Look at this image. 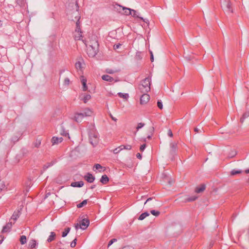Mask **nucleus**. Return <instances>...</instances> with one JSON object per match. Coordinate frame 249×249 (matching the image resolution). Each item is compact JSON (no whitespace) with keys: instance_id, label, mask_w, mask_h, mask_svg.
<instances>
[{"instance_id":"obj_1","label":"nucleus","mask_w":249,"mask_h":249,"mask_svg":"<svg viewBox=\"0 0 249 249\" xmlns=\"http://www.w3.org/2000/svg\"><path fill=\"white\" fill-rule=\"evenodd\" d=\"M221 6L225 14L228 15L234 14L230 0H221Z\"/></svg>"},{"instance_id":"obj_2","label":"nucleus","mask_w":249,"mask_h":249,"mask_svg":"<svg viewBox=\"0 0 249 249\" xmlns=\"http://www.w3.org/2000/svg\"><path fill=\"white\" fill-rule=\"evenodd\" d=\"M139 89L142 93H146L150 91V79L149 77L145 78L141 82Z\"/></svg>"},{"instance_id":"obj_3","label":"nucleus","mask_w":249,"mask_h":249,"mask_svg":"<svg viewBox=\"0 0 249 249\" xmlns=\"http://www.w3.org/2000/svg\"><path fill=\"white\" fill-rule=\"evenodd\" d=\"M89 139L90 143L95 146L99 142L98 134L95 130H92L89 133Z\"/></svg>"},{"instance_id":"obj_4","label":"nucleus","mask_w":249,"mask_h":249,"mask_svg":"<svg viewBox=\"0 0 249 249\" xmlns=\"http://www.w3.org/2000/svg\"><path fill=\"white\" fill-rule=\"evenodd\" d=\"M75 20H76V29L75 32L78 33L77 35H75V39L76 40H81V37H82V31L80 28V24H81V17H75Z\"/></svg>"},{"instance_id":"obj_5","label":"nucleus","mask_w":249,"mask_h":249,"mask_svg":"<svg viewBox=\"0 0 249 249\" xmlns=\"http://www.w3.org/2000/svg\"><path fill=\"white\" fill-rule=\"evenodd\" d=\"M98 45L97 41L89 45L88 48V53L89 56L93 57L96 54Z\"/></svg>"},{"instance_id":"obj_6","label":"nucleus","mask_w":249,"mask_h":249,"mask_svg":"<svg viewBox=\"0 0 249 249\" xmlns=\"http://www.w3.org/2000/svg\"><path fill=\"white\" fill-rule=\"evenodd\" d=\"M178 147V144L176 142H172L170 143L169 155L172 160H173L175 156L177 154Z\"/></svg>"},{"instance_id":"obj_7","label":"nucleus","mask_w":249,"mask_h":249,"mask_svg":"<svg viewBox=\"0 0 249 249\" xmlns=\"http://www.w3.org/2000/svg\"><path fill=\"white\" fill-rule=\"evenodd\" d=\"M78 5L76 0H70L68 5V10L70 11H77Z\"/></svg>"},{"instance_id":"obj_8","label":"nucleus","mask_w":249,"mask_h":249,"mask_svg":"<svg viewBox=\"0 0 249 249\" xmlns=\"http://www.w3.org/2000/svg\"><path fill=\"white\" fill-rule=\"evenodd\" d=\"M120 8H122V10L124 11V14L125 16H137V12L134 10H132L130 8H125L119 5Z\"/></svg>"},{"instance_id":"obj_9","label":"nucleus","mask_w":249,"mask_h":249,"mask_svg":"<svg viewBox=\"0 0 249 249\" xmlns=\"http://www.w3.org/2000/svg\"><path fill=\"white\" fill-rule=\"evenodd\" d=\"M13 224L12 222L7 223L6 225L3 227L1 232L4 233L10 232Z\"/></svg>"},{"instance_id":"obj_10","label":"nucleus","mask_w":249,"mask_h":249,"mask_svg":"<svg viewBox=\"0 0 249 249\" xmlns=\"http://www.w3.org/2000/svg\"><path fill=\"white\" fill-rule=\"evenodd\" d=\"M150 99V96L146 93H144L140 98V103L142 105L146 104Z\"/></svg>"},{"instance_id":"obj_11","label":"nucleus","mask_w":249,"mask_h":249,"mask_svg":"<svg viewBox=\"0 0 249 249\" xmlns=\"http://www.w3.org/2000/svg\"><path fill=\"white\" fill-rule=\"evenodd\" d=\"M84 113H76L75 114L74 119V120L77 123H80L82 122L83 118L84 117Z\"/></svg>"},{"instance_id":"obj_12","label":"nucleus","mask_w":249,"mask_h":249,"mask_svg":"<svg viewBox=\"0 0 249 249\" xmlns=\"http://www.w3.org/2000/svg\"><path fill=\"white\" fill-rule=\"evenodd\" d=\"M84 178L89 183H92L95 180V177L89 173H88L86 175H85Z\"/></svg>"},{"instance_id":"obj_13","label":"nucleus","mask_w":249,"mask_h":249,"mask_svg":"<svg viewBox=\"0 0 249 249\" xmlns=\"http://www.w3.org/2000/svg\"><path fill=\"white\" fill-rule=\"evenodd\" d=\"M80 223L81 226L82 227V229L85 230L89 224V220L87 218H84L80 222Z\"/></svg>"},{"instance_id":"obj_14","label":"nucleus","mask_w":249,"mask_h":249,"mask_svg":"<svg viewBox=\"0 0 249 249\" xmlns=\"http://www.w3.org/2000/svg\"><path fill=\"white\" fill-rule=\"evenodd\" d=\"M59 132V133L61 135L64 136H68L69 138H70L69 133L68 132V131L67 130H65V129L64 128L63 126H61L60 127Z\"/></svg>"},{"instance_id":"obj_15","label":"nucleus","mask_w":249,"mask_h":249,"mask_svg":"<svg viewBox=\"0 0 249 249\" xmlns=\"http://www.w3.org/2000/svg\"><path fill=\"white\" fill-rule=\"evenodd\" d=\"M84 182L82 181L73 182L71 183V186L73 187H81L84 185Z\"/></svg>"},{"instance_id":"obj_16","label":"nucleus","mask_w":249,"mask_h":249,"mask_svg":"<svg viewBox=\"0 0 249 249\" xmlns=\"http://www.w3.org/2000/svg\"><path fill=\"white\" fill-rule=\"evenodd\" d=\"M63 138L62 137H53L52 139L53 144H58L59 142H62Z\"/></svg>"},{"instance_id":"obj_17","label":"nucleus","mask_w":249,"mask_h":249,"mask_svg":"<svg viewBox=\"0 0 249 249\" xmlns=\"http://www.w3.org/2000/svg\"><path fill=\"white\" fill-rule=\"evenodd\" d=\"M20 213V211L19 210H18L17 211H15L11 216V219H13L14 221H16L18 218L19 217Z\"/></svg>"},{"instance_id":"obj_18","label":"nucleus","mask_w":249,"mask_h":249,"mask_svg":"<svg viewBox=\"0 0 249 249\" xmlns=\"http://www.w3.org/2000/svg\"><path fill=\"white\" fill-rule=\"evenodd\" d=\"M55 162L52 161L51 162L47 163L45 165L43 166V170L41 171V174H42L49 167L53 166Z\"/></svg>"},{"instance_id":"obj_19","label":"nucleus","mask_w":249,"mask_h":249,"mask_svg":"<svg viewBox=\"0 0 249 249\" xmlns=\"http://www.w3.org/2000/svg\"><path fill=\"white\" fill-rule=\"evenodd\" d=\"M109 181V178L106 175L102 176L100 179V182L103 184H106Z\"/></svg>"},{"instance_id":"obj_20","label":"nucleus","mask_w":249,"mask_h":249,"mask_svg":"<svg viewBox=\"0 0 249 249\" xmlns=\"http://www.w3.org/2000/svg\"><path fill=\"white\" fill-rule=\"evenodd\" d=\"M206 188V186L205 184H201L200 186L196 187L195 189V192L197 193H200L204 191V190Z\"/></svg>"},{"instance_id":"obj_21","label":"nucleus","mask_w":249,"mask_h":249,"mask_svg":"<svg viewBox=\"0 0 249 249\" xmlns=\"http://www.w3.org/2000/svg\"><path fill=\"white\" fill-rule=\"evenodd\" d=\"M82 79H81V83L83 85V90L86 91L88 89V87L87 86V80L84 78L83 76H82Z\"/></svg>"},{"instance_id":"obj_22","label":"nucleus","mask_w":249,"mask_h":249,"mask_svg":"<svg viewBox=\"0 0 249 249\" xmlns=\"http://www.w3.org/2000/svg\"><path fill=\"white\" fill-rule=\"evenodd\" d=\"M102 78L103 80L107 81L112 82L114 80L113 77H111L108 75H103L102 76Z\"/></svg>"},{"instance_id":"obj_23","label":"nucleus","mask_w":249,"mask_h":249,"mask_svg":"<svg viewBox=\"0 0 249 249\" xmlns=\"http://www.w3.org/2000/svg\"><path fill=\"white\" fill-rule=\"evenodd\" d=\"M55 236H56V234L54 232H53V231L51 232L50 235L49 236V237L47 239V242H51L52 241H53V240H54Z\"/></svg>"},{"instance_id":"obj_24","label":"nucleus","mask_w":249,"mask_h":249,"mask_svg":"<svg viewBox=\"0 0 249 249\" xmlns=\"http://www.w3.org/2000/svg\"><path fill=\"white\" fill-rule=\"evenodd\" d=\"M36 241L35 239H32L29 243V247L31 249H34L36 248Z\"/></svg>"},{"instance_id":"obj_25","label":"nucleus","mask_w":249,"mask_h":249,"mask_svg":"<svg viewBox=\"0 0 249 249\" xmlns=\"http://www.w3.org/2000/svg\"><path fill=\"white\" fill-rule=\"evenodd\" d=\"M248 117H249V111H247L246 112H245L242 117L240 118V122L241 123H243V122H244V120L246 118H248Z\"/></svg>"},{"instance_id":"obj_26","label":"nucleus","mask_w":249,"mask_h":249,"mask_svg":"<svg viewBox=\"0 0 249 249\" xmlns=\"http://www.w3.org/2000/svg\"><path fill=\"white\" fill-rule=\"evenodd\" d=\"M83 113H84V116H90L92 114V111L87 108L85 109Z\"/></svg>"},{"instance_id":"obj_27","label":"nucleus","mask_w":249,"mask_h":249,"mask_svg":"<svg viewBox=\"0 0 249 249\" xmlns=\"http://www.w3.org/2000/svg\"><path fill=\"white\" fill-rule=\"evenodd\" d=\"M149 215V213L146 212H144L142 213L139 217L138 218V219L140 220H142L143 219H144L146 216H148Z\"/></svg>"},{"instance_id":"obj_28","label":"nucleus","mask_w":249,"mask_h":249,"mask_svg":"<svg viewBox=\"0 0 249 249\" xmlns=\"http://www.w3.org/2000/svg\"><path fill=\"white\" fill-rule=\"evenodd\" d=\"M119 96L121 98H123L125 99H127L129 97V95L128 93H123L122 92H119L118 93Z\"/></svg>"},{"instance_id":"obj_29","label":"nucleus","mask_w":249,"mask_h":249,"mask_svg":"<svg viewBox=\"0 0 249 249\" xmlns=\"http://www.w3.org/2000/svg\"><path fill=\"white\" fill-rule=\"evenodd\" d=\"M242 173V171L241 170H236L235 169H233L231 172V176H234L237 174H241Z\"/></svg>"},{"instance_id":"obj_30","label":"nucleus","mask_w":249,"mask_h":249,"mask_svg":"<svg viewBox=\"0 0 249 249\" xmlns=\"http://www.w3.org/2000/svg\"><path fill=\"white\" fill-rule=\"evenodd\" d=\"M27 242L26 237L25 235H22L20 238V242L21 245L25 244Z\"/></svg>"},{"instance_id":"obj_31","label":"nucleus","mask_w":249,"mask_h":249,"mask_svg":"<svg viewBox=\"0 0 249 249\" xmlns=\"http://www.w3.org/2000/svg\"><path fill=\"white\" fill-rule=\"evenodd\" d=\"M70 230L71 228L69 227L66 228L65 229V231L62 232V236L63 237H66L68 235V233L70 232Z\"/></svg>"},{"instance_id":"obj_32","label":"nucleus","mask_w":249,"mask_h":249,"mask_svg":"<svg viewBox=\"0 0 249 249\" xmlns=\"http://www.w3.org/2000/svg\"><path fill=\"white\" fill-rule=\"evenodd\" d=\"M41 143V140L40 139H37L36 141L34 142V145L36 147H39Z\"/></svg>"},{"instance_id":"obj_33","label":"nucleus","mask_w":249,"mask_h":249,"mask_svg":"<svg viewBox=\"0 0 249 249\" xmlns=\"http://www.w3.org/2000/svg\"><path fill=\"white\" fill-rule=\"evenodd\" d=\"M87 204V200L85 199L83 200L82 202L77 205V207L78 208H80L83 207L84 206Z\"/></svg>"},{"instance_id":"obj_34","label":"nucleus","mask_w":249,"mask_h":249,"mask_svg":"<svg viewBox=\"0 0 249 249\" xmlns=\"http://www.w3.org/2000/svg\"><path fill=\"white\" fill-rule=\"evenodd\" d=\"M236 154H237L236 151H235L234 150H232L229 153V154L228 155V157L230 158H233L234 157H235L236 156Z\"/></svg>"},{"instance_id":"obj_35","label":"nucleus","mask_w":249,"mask_h":249,"mask_svg":"<svg viewBox=\"0 0 249 249\" xmlns=\"http://www.w3.org/2000/svg\"><path fill=\"white\" fill-rule=\"evenodd\" d=\"M91 98V96L89 94L86 95L83 98V101L85 103H86Z\"/></svg>"},{"instance_id":"obj_36","label":"nucleus","mask_w":249,"mask_h":249,"mask_svg":"<svg viewBox=\"0 0 249 249\" xmlns=\"http://www.w3.org/2000/svg\"><path fill=\"white\" fill-rule=\"evenodd\" d=\"M150 213L156 216L159 215V214H160V212L159 211H157L155 210H151L150 211Z\"/></svg>"},{"instance_id":"obj_37","label":"nucleus","mask_w":249,"mask_h":249,"mask_svg":"<svg viewBox=\"0 0 249 249\" xmlns=\"http://www.w3.org/2000/svg\"><path fill=\"white\" fill-rule=\"evenodd\" d=\"M77 238H75L71 243L70 246L71 248H73L75 247L76 245Z\"/></svg>"},{"instance_id":"obj_38","label":"nucleus","mask_w":249,"mask_h":249,"mask_svg":"<svg viewBox=\"0 0 249 249\" xmlns=\"http://www.w3.org/2000/svg\"><path fill=\"white\" fill-rule=\"evenodd\" d=\"M75 68L76 69H81L82 68V64L80 61H78L75 63Z\"/></svg>"},{"instance_id":"obj_39","label":"nucleus","mask_w":249,"mask_h":249,"mask_svg":"<svg viewBox=\"0 0 249 249\" xmlns=\"http://www.w3.org/2000/svg\"><path fill=\"white\" fill-rule=\"evenodd\" d=\"M157 106L160 109H162L163 108L162 103L161 100L158 101Z\"/></svg>"},{"instance_id":"obj_40","label":"nucleus","mask_w":249,"mask_h":249,"mask_svg":"<svg viewBox=\"0 0 249 249\" xmlns=\"http://www.w3.org/2000/svg\"><path fill=\"white\" fill-rule=\"evenodd\" d=\"M144 125H145V124L144 123H139L136 127L137 131H138L140 128L143 127L144 126Z\"/></svg>"},{"instance_id":"obj_41","label":"nucleus","mask_w":249,"mask_h":249,"mask_svg":"<svg viewBox=\"0 0 249 249\" xmlns=\"http://www.w3.org/2000/svg\"><path fill=\"white\" fill-rule=\"evenodd\" d=\"M5 188V185L3 181H0V191H1Z\"/></svg>"},{"instance_id":"obj_42","label":"nucleus","mask_w":249,"mask_h":249,"mask_svg":"<svg viewBox=\"0 0 249 249\" xmlns=\"http://www.w3.org/2000/svg\"><path fill=\"white\" fill-rule=\"evenodd\" d=\"M196 198H197V196H192V197L187 198L186 199V201H188V202L193 201H195Z\"/></svg>"},{"instance_id":"obj_43","label":"nucleus","mask_w":249,"mask_h":249,"mask_svg":"<svg viewBox=\"0 0 249 249\" xmlns=\"http://www.w3.org/2000/svg\"><path fill=\"white\" fill-rule=\"evenodd\" d=\"M19 138L18 136H14L11 138V141L14 143L17 142Z\"/></svg>"},{"instance_id":"obj_44","label":"nucleus","mask_w":249,"mask_h":249,"mask_svg":"<svg viewBox=\"0 0 249 249\" xmlns=\"http://www.w3.org/2000/svg\"><path fill=\"white\" fill-rule=\"evenodd\" d=\"M139 20H142L144 22L148 23V20L146 18H143L142 17H136Z\"/></svg>"},{"instance_id":"obj_45","label":"nucleus","mask_w":249,"mask_h":249,"mask_svg":"<svg viewBox=\"0 0 249 249\" xmlns=\"http://www.w3.org/2000/svg\"><path fill=\"white\" fill-rule=\"evenodd\" d=\"M74 227L76 230H77L79 228L82 229V227L81 226V224L80 223L75 224Z\"/></svg>"},{"instance_id":"obj_46","label":"nucleus","mask_w":249,"mask_h":249,"mask_svg":"<svg viewBox=\"0 0 249 249\" xmlns=\"http://www.w3.org/2000/svg\"><path fill=\"white\" fill-rule=\"evenodd\" d=\"M70 81L69 78H66L64 81V84L66 85H69L70 84Z\"/></svg>"},{"instance_id":"obj_47","label":"nucleus","mask_w":249,"mask_h":249,"mask_svg":"<svg viewBox=\"0 0 249 249\" xmlns=\"http://www.w3.org/2000/svg\"><path fill=\"white\" fill-rule=\"evenodd\" d=\"M95 168L96 169L98 170L99 169L102 168V166L100 164H95L93 167V168Z\"/></svg>"},{"instance_id":"obj_48","label":"nucleus","mask_w":249,"mask_h":249,"mask_svg":"<svg viewBox=\"0 0 249 249\" xmlns=\"http://www.w3.org/2000/svg\"><path fill=\"white\" fill-rule=\"evenodd\" d=\"M117 241V239L115 238L112 239L110 240L108 243V247L111 246L114 242Z\"/></svg>"},{"instance_id":"obj_49","label":"nucleus","mask_w":249,"mask_h":249,"mask_svg":"<svg viewBox=\"0 0 249 249\" xmlns=\"http://www.w3.org/2000/svg\"><path fill=\"white\" fill-rule=\"evenodd\" d=\"M146 144H142L141 146H140V150L141 151H143L145 147H146Z\"/></svg>"},{"instance_id":"obj_50","label":"nucleus","mask_w":249,"mask_h":249,"mask_svg":"<svg viewBox=\"0 0 249 249\" xmlns=\"http://www.w3.org/2000/svg\"><path fill=\"white\" fill-rule=\"evenodd\" d=\"M123 148L126 150H130L131 149V146L130 145H126L123 146Z\"/></svg>"},{"instance_id":"obj_51","label":"nucleus","mask_w":249,"mask_h":249,"mask_svg":"<svg viewBox=\"0 0 249 249\" xmlns=\"http://www.w3.org/2000/svg\"><path fill=\"white\" fill-rule=\"evenodd\" d=\"M167 134L170 137H172L173 136V133H172V130L171 129H169L168 130Z\"/></svg>"},{"instance_id":"obj_52","label":"nucleus","mask_w":249,"mask_h":249,"mask_svg":"<svg viewBox=\"0 0 249 249\" xmlns=\"http://www.w3.org/2000/svg\"><path fill=\"white\" fill-rule=\"evenodd\" d=\"M121 46V44H120V43H118L117 44H115L113 46L114 49V50H116L117 49H119Z\"/></svg>"},{"instance_id":"obj_53","label":"nucleus","mask_w":249,"mask_h":249,"mask_svg":"<svg viewBox=\"0 0 249 249\" xmlns=\"http://www.w3.org/2000/svg\"><path fill=\"white\" fill-rule=\"evenodd\" d=\"M150 60L151 62H153L154 58V55H153V53L151 51H150Z\"/></svg>"},{"instance_id":"obj_54","label":"nucleus","mask_w":249,"mask_h":249,"mask_svg":"<svg viewBox=\"0 0 249 249\" xmlns=\"http://www.w3.org/2000/svg\"><path fill=\"white\" fill-rule=\"evenodd\" d=\"M120 152V150L119 149V148H116L113 150V153L114 154H118Z\"/></svg>"},{"instance_id":"obj_55","label":"nucleus","mask_w":249,"mask_h":249,"mask_svg":"<svg viewBox=\"0 0 249 249\" xmlns=\"http://www.w3.org/2000/svg\"><path fill=\"white\" fill-rule=\"evenodd\" d=\"M106 71L109 74H112L114 72V71L113 70L108 69L106 70Z\"/></svg>"},{"instance_id":"obj_56","label":"nucleus","mask_w":249,"mask_h":249,"mask_svg":"<svg viewBox=\"0 0 249 249\" xmlns=\"http://www.w3.org/2000/svg\"><path fill=\"white\" fill-rule=\"evenodd\" d=\"M136 58L137 59H141L142 58L140 53H137Z\"/></svg>"},{"instance_id":"obj_57","label":"nucleus","mask_w":249,"mask_h":249,"mask_svg":"<svg viewBox=\"0 0 249 249\" xmlns=\"http://www.w3.org/2000/svg\"><path fill=\"white\" fill-rule=\"evenodd\" d=\"M109 116H110V117H111V118L112 119V120H113V121H114L115 122L117 121V119L116 118L114 117L111 113H110Z\"/></svg>"},{"instance_id":"obj_58","label":"nucleus","mask_w":249,"mask_h":249,"mask_svg":"<svg viewBox=\"0 0 249 249\" xmlns=\"http://www.w3.org/2000/svg\"><path fill=\"white\" fill-rule=\"evenodd\" d=\"M136 157L137 158H138L140 160L142 159V156L140 153H137L136 155Z\"/></svg>"},{"instance_id":"obj_59","label":"nucleus","mask_w":249,"mask_h":249,"mask_svg":"<svg viewBox=\"0 0 249 249\" xmlns=\"http://www.w3.org/2000/svg\"><path fill=\"white\" fill-rule=\"evenodd\" d=\"M152 199H153V197H149V198H148L146 200V201L145 202L144 204H145L147 202H148V201H149L151 200Z\"/></svg>"},{"instance_id":"obj_60","label":"nucleus","mask_w":249,"mask_h":249,"mask_svg":"<svg viewBox=\"0 0 249 249\" xmlns=\"http://www.w3.org/2000/svg\"><path fill=\"white\" fill-rule=\"evenodd\" d=\"M194 131L198 133V132H199L200 131V130L198 128H195Z\"/></svg>"},{"instance_id":"obj_61","label":"nucleus","mask_w":249,"mask_h":249,"mask_svg":"<svg viewBox=\"0 0 249 249\" xmlns=\"http://www.w3.org/2000/svg\"><path fill=\"white\" fill-rule=\"evenodd\" d=\"M123 146H124V145H121L119 147V149L120 150V151L123 150V149H124V148H123Z\"/></svg>"},{"instance_id":"obj_62","label":"nucleus","mask_w":249,"mask_h":249,"mask_svg":"<svg viewBox=\"0 0 249 249\" xmlns=\"http://www.w3.org/2000/svg\"><path fill=\"white\" fill-rule=\"evenodd\" d=\"M55 182L57 183H60V180H59L58 178L55 179Z\"/></svg>"},{"instance_id":"obj_63","label":"nucleus","mask_w":249,"mask_h":249,"mask_svg":"<svg viewBox=\"0 0 249 249\" xmlns=\"http://www.w3.org/2000/svg\"><path fill=\"white\" fill-rule=\"evenodd\" d=\"M96 187V185H92L91 187H90V189H93L94 188H95Z\"/></svg>"},{"instance_id":"obj_64","label":"nucleus","mask_w":249,"mask_h":249,"mask_svg":"<svg viewBox=\"0 0 249 249\" xmlns=\"http://www.w3.org/2000/svg\"><path fill=\"white\" fill-rule=\"evenodd\" d=\"M245 173H247V174H249V169L246 170H245Z\"/></svg>"}]
</instances>
